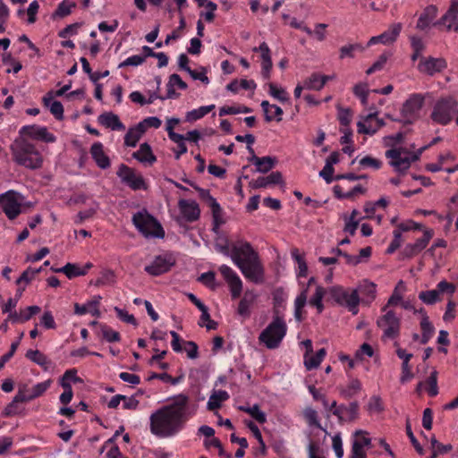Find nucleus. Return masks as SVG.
<instances>
[{"instance_id": "nucleus-42", "label": "nucleus", "mask_w": 458, "mask_h": 458, "mask_svg": "<svg viewBox=\"0 0 458 458\" xmlns=\"http://www.w3.org/2000/svg\"><path fill=\"white\" fill-rule=\"evenodd\" d=\"M143 134V130L140 129L138 125L130 128L125 134L124 144L128 147H135Z\"/></svg>"}, {"instance_id": "nucleus-57", "label": "nucleus", "mask_w": 458, "mask_h": 458, "mask_svg": "<svg viewBox=\"0 0 458 458\" xmlns=\"http://www.w3.org/2000/svg\"><path fill=\"white\" fill-rule=\"evenodd\" d=\"M76 6L75 3L69 2L67 0H64L57 6L55 14L59 17H65L72 13V9Z\"/></svg>"}, {"instance_id": "nucleus-62", "label": "nucleus", "mask_w": 458, "mask_h": 458, "mask_svg": "<svg viewBox=\"0 0 458 458\" xmlns=\"http://www.w3.org/2000/svg\"><path fill=\"white\" fill-rule=\"evenodd\" d=\"M399 231L400 230H394V232H393L394 238L386 249L387 254H393L397 249L400 248V246L403 242V239H402V234L400 233Z\"/></svg>"}, {"instance_id": "nucleus-10", "label": "nucleus", "mask_w": 458, "mask_h": 458, "mask_svg": "<svg viewBox=\"0 0 458 458\" xmlns=\"http://www.w3.org/2000/svg\"><path fill=\"white\" fill-rule=\"evenodd\" d=\"M377 320V327L382 329V340H394L399 337L401 331V318L394 310L384 311Z\"/></svg>"}, {"instance_id": "nucleus-41", "label": "nucleus", "mask_w": 458, "mask_h": 458, "mask_svg": "<svg viewBox=\"0 0 458 458\" xmlns=\"http://www.w3.org/2000/svg\"><path fill=\"white\" fill-rule=\"evenodd\" d=\"M307 302V289L303 290L294 301V318L301 322L303 319L302 310Z\"/></svg>"}, {"instance_id": "nucleus-27", "label": "nucleus", "mask_w": 458, "mask_h": 458, "mask_svg": "<svg viewBox=\"0 0 458 458\" xmlns=\"http://www.w3.org/2000/svg\"><path fill=\"white\" fill-rule=\"evenodd\" d=\"M356 290L358 294L363 296L362 301L366 304L371 303L376 298L377 285L369 280L360 282Z\"/></svg>"}, {"instance_id": "nucleus-1", "label": "nucleus", "mask_w": 458, "mask_h": 458, "mask_svg": "<svg viewBox=\"0 0 458 458\" xmlns=\"http://www.w3.org/2000/svg\"><path fill=\"white\" fill-rule=\"evenodd\" d=\"M190 399L180 394L156 410L149 417L150 432L161 438L174 437L178 435L190 420Z\"/></svg>"}, {"instance_id": "nucleus-25", "label": "nucleus", "mask_w": 458, "mask_h": 458, "mask_svg": "<svg viewBox=\"0 0 458 458\" xmlns=\"http://www.w3.org/2000/svg\"><path fill=\"white\" fill-rule=\"evenodd\" d=\"M437 15V6L433 4L428 5L420 15L416 28L420 30H425L429 28Z\"/></svg>"}, {"instance_id": "nucleus-31", "label": "nucleus", "mask_w": 458, "mask_h": 458, "mask_svg": "<svg viewBox=\"0 0 458 458\" xmlns=\"http://www.w3.org/2000/svg\"><path fill=\"white\" fill-rule=\"evenodd\" d=\"M458 17V0H452L451 4L447 10V12L435 23L434 26L438 25H445L447 21H449L447 25V30H451L452 22L454 21Z\"/></svg>"}, {"instance_id": "nucleus-60", "label": "nucleus", "mask_w": 458, "mask_h": 458, "mask_svg": "<svg viewBox=\"0 0 458 458\" xmlns=\"http://www.w3.org/2000/svg\"><path fill=\"white\" fill-rule=\"evenodd\" d=\"M304 418L310 426L322 429V427L318 420V412L315 410L311 408L306 409L304 411Z\"/></svg>"}, {"instance_id": "nucleus-12", "label": "nucleus", "mask_w": 458, "mask_h": 458, "mask_svg": "<svg viewBox=\"0 0 458 458\" xmlns=\"http://www.w3.org/2000/svg\"><path fill=\"white\" fill-rule=\"evenodd\" d=\"M19 197L20 194L12 190L0 194L1 209L10 220L15 219L21 213Z\"/></svg>"}, {"instance_id": "nucleus-9", "label": "nucleus", "mask_w": 458, "mask_h": 458, "mask_svg": "<svg viewBox=\"0 0 458 458\" xmlns=\"http://www.w3.org/2000/svg\"><path fill=\"white\" fill-rule=\"evenodd\" d=\"M330 297L340 306L345 307L353 315L359 312V304L360 302V295L357 290L349 292L343 286L335 285L327 290Z\"/></svg>"}, {"instance_id": "nucleus-18", "label": "nucleus", "mask_w": 458, "mask_h": 458, "mask_svg": "<svg viewBox=\"0 0 458 458\" xmlns=\"http://www.w3.org/2000/svg\"><path fill=\"white\" fill-rule=\"evenodd\" d=\"M402 28L403 27L401 23L392 24L386 31L383 32L378 36L370 38V39L367 43V47H369L376 44L387 45L394 42L397 39L402 30Z\"/></svg>"}, {"instance_id": "nucleus-7", "label": "nucleus", "mask_w": 458, "mask_h": 458, "mask_svg": "<svg viewBox=\"0 0 458 458\" xmlns=\"http://www.w3.org/2000/svg\"><path fill=\"white\" fill-rule=\"evenodd\" d=\"M135 227L147 238H164L165 231L161 224L147 211L137 212L132 216Z\"/></svg>"}, {"instance_id": "nucleus-20", "label": "nucleus", "mask_w": 458, "mask_h": 458, "mask_svg": "<svg viewBox=\"0 0 458 458\" xmlns=\"http://www.w3.org/2000/svg\"><path fill=\"white\" fill-rule=\"evenodd\" d=\"M386 157L390 158V165L397 171L407 170L411 164L409 156H403L402 148H391L386 151Z\"/></svg>"}, {"instance_id": "nucleus-53", "label": "nucleus", "mask_w": 458, "mask_h": 458, "mask_svg": "<svg viewBox=\"0 0 458 458\" xmlns=\"http://www.w3.org/2000/svg\"><path fill=\"white\" fill-rule=\"evenodd\" d=\"M162 121L156 116H149L145 119H143L141 122H140L137 125L140 129L143 130V133L148 129V128H155L157 129L161 126Z\"/></svg>"}, {"instance_id": "nucleus-38", "label": "nucleus", "mask_w": 458, "mask_h": 458, "mask_svg": "<svg viewBox=\"0 0 458 458\" xmlns=\"http://www.w3.org/2000/svg\"><path fill=\"white\" fill-rule=\"evenodd\" d=\"M229 397H230L229 394L225 390L215 391L209 397V400L207 404L208 409L209 411H215L216 409H219L221 406V403L223 402L228 400Z\"/></svg>"}, {"instance_id": "nucleus-19", "label": "nucleus", "mask_w": 458, "mask_h": 458, "mask_svg": "<svg viewBox=\"0 0 458 458\" xmlns=\"http://www.w3.org/2000/svg\"><path fill=\"white\" fill-rule=\"evenodd\" d=\"M26 387V385L19 387V390L16 395L13 397V401L4 408L3 411L4 417H13L15 415H20L23 412L24 408H22L20 403L28 402L25 394Z\"/></svg>"}, {"instance_id": "nucleus-33", "label": "nucleus", "mask_w": 458, "mask_h": 458, "mask_svg": "<svg viewBox=\"0 0 458 458\" xmlns=\"http://www.w3.org/2000/svg\"><path fill=\"white\" fill-rule=\"evenodd\" d=\"M132 157L140 163H148L149 165H152L157 160V157L152 152L151 147L147 142L142 143L140 146V148L133 152Z\"/></svg>"}, {"instance_id": "nucleus-59", "label": "nucleus", "mask_w": 458, "mask_h": 458, "mask_svg": "<svg viewBox=\"0 0 458 458\" xmlns=\"http://www.w3.org/2000/svg\"><path fill=\"white\" fill-rule=\"evenodd\" d=\"M98 122L100 125L106 128L114 130V114L113 112H107L100 114L98 118Z\"/></svg>"}, {"instance_id": "nucleus-29", "label": "nucleus", "mask_w": 458, "mask_h": 458, "mask_svg": "<svg viewBox=\"0 0 458 458\" xmlns=\"http://www.w3.org/2000/svg\"><path fill=\"white\" fill-rule=\"evenodd\" d=\"M53 92L49 91L43 97L44 106L49 107L51 114L55 116L56 120L64 119V106L60 101L54 100L53 101Z\"/></svg>"}, {"instance_id": "nucleus-17", "label": "nucleus", "mask_w": 458, "mask_h": 458, "mask_svg": "<svg viewBox=\"0 0 458 458\" xmlns=\"http://www.w3.org/2000/svg\"><path fill=\"white\" fill-rule=\"evenodd\" d=\"M219 271L224 279L230 286L231 295L233 299H237L241 296L242 291V282L237 273L227 265H222Z\"/></svg>"}, {"instance_id": "nucleus-3", "label": "nucleus", "mask_w": 458, "mask_h": 458, "mask_svg": "<svg viewBox=\"0 0 458 458\" xmlns=\"http://www.w3.org/2000/svg\"><path fill=\"white\" fill-rule=\"evenodd\" d=\"M13 159L26 168L36 170L42 167L43 157L36 146L24 137H17L10 146Z\"/></svg>"}, {"instance_id": "nucleus-63", "label": "nucleus", "mask_w": 458, "mask_h": 458, "mask_svg": "<svg viewBox=\"0 0 458 458\" xmlns=\"http://www.w3.org/2000/svg\"><path fill=\"white\" fill-rule=\"evenodd\" d=\"M360 165L362 167H371L375 170H378L382 166V162L370 156H366L360 160Z\"/></svg>"}, {"instance_id": "nucleus-49", "label": "nucleus", "mask_w": 458, "mask_h": 458, "mask_svg": "<svg viewBox=\"0 0 458 458\" xmlns=\"http://www.w3.org/2000/svg\"><path fill=\"white\" fill-rule=\"evenodd\" d=\"M277 160L276 157L269 156L262 157L259 159V163L257 164V171L259 173L266 174L269 172L276 165Z\"/></svg>"}, {"instance_id": "nucleus-4", "label": "nucleus", "mask_w": 458, "mask_h": 458, "mask_svg": "<svg viewBox=\"0 0 458 458\" xmlns=\"http://www.w3.org/2000/svg\"><path fill=\"white\" fill-rule=\"evenodd\" d=\"M287 333V325L284 319L276 315L268 326L260 333L259 341L267 349L273 350L279 347Z\"/></svg>"}, {"instance_id": "nucleus-36", "label": "nucleus", "mask_w": 458, "mask_h": 458, "mask_svg": "<svg viewBox=\"0 0 458 458\" xmlns=\"http://www.w3.org/2000/svg\"><path fill=\"white\" fill-rule=\"evenodd\" d=\"M361 390V383L357 378H352L349 383L340 389V394L343 398L349 400L355 396Z\"/></svg>"}, {"instance_id": "nucleus-40", "label": "nucleus", "mask_w": 458, "mask_h": 458, "mask_svg": "<svg viewBox=\"0 0 458 458\" xmlns=\"http://www.w3.org/2000/svg\"><path fill=\"white\" fill-rule=\"evenodd\" d=\"M98 301H89L86 304L80 305L79 303H75L74 305V312L78 315H83L86 313H90L93 316L98 317L99 316V310H98Z\"/></svg>"}, {"instance_id": "nucleus-37", "label": "nucleus", "mask_w": 458, "mask_h": 458, "mask_svg": "<svg viewBox=\"0 0 458 458\" xmlns=\"http://www.w3.org/2000/svg\"><path fill=\"white\" fill-rule=\"evenodd\" d=\"M420 328L422 335L420 342L421 344H426L428 343L435 333V327L429 321L428 316L427 314H424V318H421Z\"/></svg>"}, {"instance_id": "nucleus-14", "label": "nucleus", "mask_w": 458, "mask_h": 458, "mask_svg": "<svg viewBox=\"0 0 458 458\" xmlns=\"http://www.w3.org/2000/svg\"><path fill=\"white\" fill-rule=\"evenodd\" d=\"M18 137L30 138L47 143L55 142L56 140L53 133L48 132L47 127H41L37 124L21 127Z\"/></svg>"}, {"instance_id": "nucleus-44", "label": "nucleus", "mask_w": 458, "mask_h": 458, "mask_svg": "<svg viewBox=\"0 0 458 458\" xmlns=\"http://www.w3.org/2000/svg\"><path fill=\"white\" fill-rule=\"evenodd\" d=\"M215 108V105L203 106L197 109H193L187 113L186 120L188 122H194L201 119Z\"/></svg>"}, {"instance_id": "nucleus-56", "label": "nucleus", "mask_w": 458, "mask_h": 458, "mask_svg": "<svg viewBox=\"0 0 458 458\" xmlns=\"http://www.w3.org/2000/svg\"><path fill=\"white\" fill-rule=\"evenodd\" d=\"M403 284V281H400L398 283V284L396 285L395 289L394 290L392 295L388 299L387 303L382 308V311L388 310L387 309L390 306H396L398 304H401V302L403 301V297L400 294V293L398 292V287L400 285H402Z\"/></svg>"}, {"instance_id": "nucleus-64", "label": "nucleus", "mask_w": 458, "mask_h": 458, "mask_svg": "<svg viewBox=\"0 0 458 458\" xmlns=\"http://www.w3.org/2000/svg\"><path fill=\"white\" fill-rule=\"evenodd\" d=\"M332 447L335 453L337 458H343L344 448L341 434L337 433L332 437Z\"/></svg>"}, {"instance_id": "nucleus-46", "label": "nucleus", "mask_w": 458, "mask_h": 458, "mask_svg": "<svg viewBox=\"0 0 458 458\" xmlns=\"http://www.w3.org/2000/svg\"><path fill=\"white\" fill-rule=\"evenodd\" d=\"M240 410L250 414L255 420L260 424H264L267 421V416L263 412L258 404H254L251 407H240Z\"/></svg>"}, {"instance_id": "nucleus-58", "label": "nucleus", "mask_w": 458, "mask_h": 458, "mask_svg": "<svg viewBox=\"0 0 458 458\" xmlns=\"http://www.w3.org/2000/svg\"><path fill=\"white\" fill-rule=\"evenodd\" d=\"M353 93L356 97H358L361 104L363 106H366L368 103V95H369V89L367 87V84L360 83L354 86L353 88Z\"/></svg>"}, {"instance_id": "nucleus-35", "label": "nucleus", "mask_w": 458, "mask_h": 458, "mask_svg": "<svg viewBox=\"0 0 458 458\" xmlns=\"http://www.w3.org/2000/svg\"><path fill=\"white\" fill-rule=\"evenodd\" d=\"M328 80L329 76L315 72L304 81V87L307 89L320 90Z\"/></svg>"}, {"instance_id": "nucleus-2", "label": "nucleus", "mask_w": 458, "mask_h": 458, "mask_svg": "<svg viewBox=\"0 0 458 458\" xmlns=\"http://www.w3.org/2000/svg\"><path fill=\"white\" fill-rule=\"evenodd\" d=\"M231 259L245 278L255 284L264 281L263 266L250 242L242 240L233 242Z\"/></svg>"}, {"instance_id": "nucleus-34", "label": "nucleus", "mask_w": 458, "mask_h": 458, "mask_svg": "<svg viewBox=\"0 0 458 458\" xmlns=\"http://www.w3.org/2000/svg\"><path fill=\"white\" fill-rule=\"evenodd\" d=\"M25 357L34 363L40 366L44 370H48L49 367L52 365V361L38 350H28Z\"/></svg>"}, {"instance_id": "nucleus-50", "label": "nucleus", "mask_w": 458, "mask_h": 458, "mask_svg": "<svg viewBox=\"0 0 458 458\" xmlns=\"http://www.w3.org/2000/svg\"><path fill=\"white\" fill-rule=\"evenodd\" d=\"M426 390L429 396L435 397L438 394L437 386V371L434 370L430 373L429 377L426 380Z\"/></svg>"}, {"instance_id": "nucleus-55", "label": "nucleus", "mask_w": 458, "mask_h": 458, "mask_svg": "<svg viewBox=\"0 0 458 458\" xmlns=\"http://www.w3.org/2000/svg\"><path fill=\"white\" fill-rule=\"evenodd\" d=\"M419 298L426 304H434L439 299V292L436 290L422 291L419 293Z\"/></svg>"}, {"instance_id": "nucleus-47", "label": "nucleus", "mask_w": 458, "mask_h": 458, "mask_svg": "<svg viewBox=\"0 0 458 458\" xmlns=\"http://www.w3.org/2000/svg\"><path fill=\"white\" fill-rule=\"evenodd\" d=\"M51 383V379H47L44 382L38 383L37 385H35L32 387L31 394L29 395L26 394V399L28 400V402L43 395L44 393L50 387Z\"/></svg>"}, {"instance_id": "nucleus-6", "label": "nucleus", "mask_w": 458, "mask_h": 458, "mask_svg": "<svg viewBox=\"0 0 458 458\" xmlns=\"http://www.w3.org/2000/svg\"><path fill=\"white\" fill-rule=\"evenodd\" d=\"M424 102L425 97L422 94H411L402 106L400 110L401 118L393 120L404 125L413 124L420 117Z\"/></svg>"}, {"instance_id": "nucleus-13", "label": "nucleus", "mask_w": 458, "mask_h": 458, "mask_svg": "<svg viewBox=\"0 0 458 458\" xmlns=\"http://www.w3.org/2000/svg\"><path fill=\"white\" fill-rule=\"evenodd\" d=\"M175 264V259L170 253L156 256L150 264L145 267V271L154 276L168 272Z\"/></svg>"}, {"instance_id": "nucleus-11", "label": "nucleus", "mask_w": 458, "mask_h": 458, "mask_svg": "<svg viewBox=\"0 0 458 458\" xmlns=\"http://www.w3.org/2000/svg\"><path fill=\"white\" fill-rule=\"evenodd\" d=\"M116 175L132 191H146L148 189V184L141 174L126 165L122 164L119 166Z\"/></svg>"}, {"instance_id": "nucleus-61", "label": "nucleus", "mask_w": 458, "mask_h": 458, "mask_svg": "<svg viewBox=\"0 0 458 458\" xmlns=\"http://www.w3.org/2000/svg\"><path fill=\"white\" fill-rule=\"evenodd\" d=\"M215 280L216 274L213 271L202 273L198 278L199 282L202 283L204 285L211 289L216 288Z\"/></svg>"}, {"instance_id": "nucleus-39", "label": "nucleus", "mask_w": 458, "mask_h": 458, "mask_svg": "<svg viewBox=\"0 0 458 458\" xmlns=\"http://www.w3.org/2000/svg\"><path fill=\"white\" fill-rule=\"evenodd\" d=\"M199 191L200 199L210 208L212 213L221 211V207L215 198L210 195L208 190L194 186Z\"/></svg>"}, {"instance_id": "nucleus-30", "label": "nucleus", "mask_w": 458, "mask_h": 458, "mask_svg": "<svg viewBox=\"0 0 458 458\" xmlns=\"http://www.w3.org/2000/svg\"><path fill=\"white\" fill-rule=\"evenodd\" d=\"M257 295L252 291H246L243 297L239 302L237 312L243 318H249L250 315V308L256 301Z\"/></svg>"}, {"instance_id": "nucleus-32", "label": "nucleus", "mask_w": 458, "mask_h": 458, "mask_svg": "<svg viewBox=\"0 0 458 458\" xmlns=\"http://www.w3.org/2000/svg\"><path fill=\"white\" fill-rule=\"evenodd\" d=\"M184 378L183 375H181L179 377H174L165 371L157 373V372H148L146 381L152 382L155 379H158L165 384H170L172 386H176L180 384Z\"/></svg>"}, {"instance_id": "nucleus-23", "label": "nucleus", "mask_w": 458, "mask_h": 458, "mask_svg": "<svg viewBox=\"0 0 458 458\" xmlns=\"http://www.w3.org/2000/svg\"><path fill=\"white\" fill-rule=\"evenodd\" d=\"M396 355L399 359L403 360L400 382L402 384H405L414 377L413 373L411 372V367L409 363L412 358V354L407 353L406 351L403 348H397Z\"/></svg>"}, {"instance_id": "nucleus-8", "label": "nucleus", "mask_w": 458, "mask_h": 458, "mask_svg": "<svg viewBox=\"0 0 458 458\" xmlns=\"http://www.w3.org/2000/svg\"><path fill=\"white\" fill-rule=\"evenodd\" d=\"M330 297L340 306L345 307L353 315L359 312V304L360 302V295L357 290L349 292L343 286L335 285L327 290Z\"/></svg>"}, {"instance_id": "nucleus-26", "label": "nucleus", "mask_w": 458, "mask_h": 458, "mask_svg": "<svg viewBox=\"0 0 458 458\" xmlns=\"http://www.w3.org/2000/svg\"><path fill=\"white\" fill-rule=\"evenodd\" d=\"M282 182V174L278 171L272 172L269 175L260 176L250 182L253 189L267 188L270 185H276Z\"/></svg>"}, {"instance_id": "nucleus-15", "label": "nucleus", "mask_w": 458, "mask_h": 458, "mask_svg": "<svg viewBox=\"0 0 458 458\" xmlns=\"http://www.w3.org/2000/svg\"><path fill=\"white\" fill-rule=\"evenodd\" d=\"M447 67V62L445 58L439 57H421L417 69L420 72L433 76L436 73L443 72Z\"/></svg>"}, {"instance_id": "nucleus-45", "label": "nucleus", "mask_w": 458, "mask_h": 458, "mask_svg": "<svg viewBox=\"0 0 458 458\" xmlns=\"http://www.w3.org/2000/svg\"><path fill=\"white\" fill-rule=\"evenodd\" d=\"M327 352L324 348L319 349L315 354L310 358L305 357V366L307 369L311 370L319 366L323 359L325 358Z\"/></svg>"}, {"instance_id": "nucleus-22", "label": "nucleus", "mask_w": 458, "mask_h": 458, "mask_svg": "<svg viewBox=\"0 0 458 458\" xmlns=\"http://www.w3.org/2000/svg\"><path fill=\"white\" fill-rule=\"evenodd\" d=\"M178 207L181 214L187 222H194L199 218L200 210L199 205L194 200L180 199Z\"/></svg>"}, {"instance_id": "nucleus-51", "label": "nucleus", "mask_w": 458, "mask_h": 458, "mask_svg": "<svg viewBox=\"0 0 458 458\" xmlns=\"http://www.w3.org/2000/svg\"><path fill=\"white\" fill-rule=\"evenodd\" d=\"M42 270V267L39 268H32L28 267L26 270H24L20 277L16 280V284H21V283H25L26 284H29L35 277L37 274H39Z\"/></svg>"}, {"instance_id": "nucleus-48", "label": "nucleus", "mask_w": 458, "mask_h": 458, "mask_svg": "<svg viewBox=\"0 0 458 458\" xmlns=\"http://www.w3.org/2000/svg\"><path fill=\"white\" fill-rule=\"evenodd\" d=\"M365 50V47L359 43L355 44H350L347 46H343L340 48V59H344L345 57L353 58L354 57V52H363Z\"/></svg>"}, {"instance_id": "nucleus-21", "label": "nucleus", "mask_w": 458, "mask_h": 458, "mask_svg": "<svg viewBox=\"0 0 458 458\" xmlns=\"http://www.w3.org/2000/svg\"><path fill=\"white\" fill-rule=\"evenodd\" d=\"M254 52L260 53L261 59V75L263 79L268 80L273 67L271 59V50L266 42H262L259 47L253 48Z\"/></svg>"}, {"instance_id": "nucleus-52", "label": "nucleus", "mask_w": 458, "mask_h": 458, "mask_svg": "<svg viewBox=\"0 0 458 458\" xmlns=\"http://www.w3.org/2000/svg\"><path fill=\"white\" fill-rule=\"evenodd\" d=\"M251 112V109L245 106H225L220 108L219 110V115H228V114H249Z\"/></svg>"}, {"instance_id": "nucleus-28", "label": "nucleus", "mask_w": 458, "mask_h": 458, "mask_svg": "<svg viewBox=\"0 0 458 458\" xmlns=\"http://www.w3.org/2000/svg\"><path fill=\"white\" fill-rule=\"evenodd\" d=\"M90 154L98 167L106 169L110 166V159L105 154L103 145L100 142H95L92 144L90 148Z\"/></svg>"}, {"instance_id": "nucleus-24", "label": "nucleus", "mask_w": 458, "mask_h": 458, "mask_svg": "<svg viewBox=\"0 0 458 458\" xmlns=\"http://www.w3.org/2000/svg\"><path fill=\"white\" fill-rule=\"evenodd\" d=\"M341 413L337 417L340 423L352 422L359 418L360 404L357 401L351 402L349 404H340Z\"/></svg>"}, {"instance_id": "nucleus-16", "label": "nucleus", "mask_w": 458, "mask_h": 458, "mask_svg": "<svg viewBox=\"0 0 458 458\" xmlns=\"http://www.w3.org/2000/svg\"><path fill=\"white\" fill-rule=\"evenodd\" d=\"M433 235V230H424L422 237L417 239L414 243L406 244L403 249L401 254L404 259H411L415 257L428 246Z\"/></svg>"}, {"instance_id": "nucleus-43", "label": "nucleus", "mask_w": 458, "mask_h": 458, "mask_svg": "<svg viewBox=\"0 0 458 458\" xmlns=\"http://www.w3.org/2000/svg\"><path fill=\"white\" fill-rule=\"evenodd\" d=\"M60 271H62V273H64L69 279L86 275V269H81V267L75 263H67L63 267H60Z\"/></svg>"}, {"instance_id": "nucleus-5", "label": "nucleus", "mask_w": 458, "mask_h": 458, "mask_svg": "<svg viewBox=\"0 0 458 458\" xmlns=\"http://www.w3.org/2000/svg\"><path fill=\"white\" fill-rule=\"evenodd\" d=\"M457 106L458 101L455 98L442 97L435 102L430 119L437 124L445 126L453 121Z\"/></svg>"}, {"instance_id": "nucleus-54", "label": "nucleus", "mask_w": 458, "mask_h": 458, "mask_svg": "<svg viewBox=\"0 0 458 458\" xmlns=\"http://www.w3.org/2000/svg\"><path fill=\"white\" fill-rule=\"evenodd\" d=\"M268 87L269 94L273 98H276L277 100L283 103L289 100V94L286 92L285 89L282 88H277V86L272 82L268 84Z\"/></svg>"}]
</instances>
